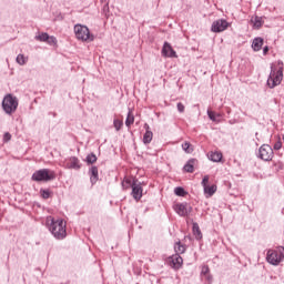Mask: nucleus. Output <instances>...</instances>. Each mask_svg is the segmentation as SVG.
Masks as SVG:
<instances>
[{"label":"nucleus","instance_id":"1","mask_svg":"<svg viewBox=\"0 0 284 284\" xmlns=\"http://www.w3.org/2000/svg\"><path fill=\"white\" fill-rule=\"evenodd\" d=\"M45 224L55 239L63 240L67 236V223L63 220L48 216Z\"/></svg>","mask_w":284,"mask_h":284},{"label":"nucleus","instance_id":"2","mask_svg":"<svg viewBox=\"0 0 284 284\" xmlns=\"http://www.w3.org/2000/svg\"><path fill=\"white\" fill-rule=\"evenodd\" d=\"M283 72H284V63L282 61H277L272 64V71L267 80V85L271 89L281 84L284 77Z\"/></svg>","mask_w":284,"mask_h":284},{"label":"nucleus","instance_id":"3","mask_svg":"<svg viewBox=\"0 0 284 284\" xmlns=\"http://www.w3.org/2000/svg\"><path fill=\"white\" fill-rule=\"evenodd\" d=\"M55 179V173L49 169H42L33 173L32 180L36 182H49Z\"/></svg>","mask_w":284,"mask_h":284},{"label":"nucleus","instance_id":"4","mask_svg":"<svg viewBox=\"0 0 284 284\" xmlns=\"http://www.w3.org/2000/svg\"><path fill=\"white\" fill-rule=\"evenodd\" d=\"M74 33L78 40H81L83 42H91L94 40V37L90 34V31L87 27L77 24L74 27Z\"/></svg>","mask_w":284,"mask_h":284},{"label":"nucleus","instance_id":"5","mask_svg":"<svg viewBox=\"0 0 284 284\" xmlns=\"http://www.w3.org/2000/svg\"><path fill=\"white\" fill-rule=\"evenodd\" d=\"M2 108L7 114H11L16 112L18 108L17 98L12 97L11 94L6 95L2 101Z\"/></svg>","mask_w":284,"mask_h":284},{"label":"nucleus","instance_id":"6","mask_svg":"<svg viewBox=\"0 0 284 284\" xmlns=\"http://www.w3.org/2000/svg\"><path fill=\"white\" fill-rule=\"evenodd\" d=\"M284 258V247H277L276 250H270L267 252V261L273 265H277Z\"/></svg>","mask_w":284,"mask_h":284},{"label":"nucleus","instance_id":"7","mask_svg":"<svg viewBox=\"0 0 284 284\" xmlns=\"http://www.w3.org/2000/svg\"><path fill=\"white\" fill-rule=\"evenodd\" d=\"M274 156V152H273V149L267 145V144H264L261 146L260 149V158L264 161H271Z\"/></svg>","mask_w":284,"mask_h":284},{"label":"nucleus","instance_id":"8","mask_svg":"<svg viewBox=\"0 0 284 284\" xmlns=\"http://www.w3.org/2000/svg\"><path fill=\"white\" fill-rule=\"evenodd\" d=\"M229 27H230V23L227 21L217 20V21L213 22L211 30L215 33H221V32L225 31Z\"/></svg>","mask_w":284,"mask_h":284},{"label":"nucleus","instance_id":"9","mask_svg":"<svg viewBox=\"0 0 284 284\" xmlns=\"http://www.w3.org/2000/svg\"><path fill=\"white\" fill-rule=\"evenodd\" d=\"M174 210L180 216H186L192 212V207L189 206L186 203L175 204Z\"/></svg>","mask_w":284,"mask_h":284},{"label":"nucleus","instance_id":"10","mask_svg":"<svg viewBox=\"0 0 284 284\" xmlns=\"http://www.w3.org/2000/svg\"><path fill=\"white\" fill-rule=\"evenodd\" d=\"M169 264L173 268L179 270L182 267L183 258L179 254L172 255L171 257H169Z\"/></svg>","mask_w":284,"mask_h":284},{"label":"nucleus","instance_id":"11","mask_svg":"<svg viewBox=\"0 0 284 284\" xmlns=\"http://www.w3.org/2000/svg\"><path fill=\"white\" fill-rule=\"evenodd\" d=\"M143 189L139 181L135 182L132 186V196L135 201H140L142 197Z\"/></svg>","mask_w":284,"mask_h":284},{"label":"nucleus","instance_id":"12","mask_svg":"<svg viewBox=\"0 0 284 284\" xmlns=\"http://www.w3.org/2000/svg\"><path fill=\"white\" fill-rule=\"evenodd\" d=\"M37 40L41 42H47L50 45H55L57 44V39L54 37H49L48 33H41L37 37Z\"/></svg>","mask_w":284,"mask_h":284},{"label":"nucleus","instance_id":"13","mask_svg":"<svg viewBox=\"0 0 284 284\" xmlns=\"http://www.w3.org/2000/svg\"><path fill=\"white\" fill-rule=\"evenodd\" d=\"M162 54L168 58H178L176 52L173 50V48L168 42L164 43Z\"/></svg>","mask_w":284,"mask_h":284},{"label":"nucleus","instance_id":"14","mask_svg":"<svg viewBox=\"0 0 284 284\" xmlns=\"http://www.w3.org/2000/svg\"><path fill=\"white\" fill-rule=\"evenodd\" d=\"M65 168H67V169H75V170H79V169L81 168L80 161L78 160V158L72 156V158L65 160Z\"/></svg>","mask_w":284,"mask_h":284},{"label":"nucleus","instance_id":"15","mask_svg":"<svg viewBox=\"0 0 284 284\" xmlns=\"http://www.w3.org/2000/svg\"><path fill=\"white\" fill-rule=\"evenodd\" d=\"M138 180H134L132 178H124L123 182H122V186L124 190H129L130 187L133 189V184H136Z\"/></svg>","mask_w":284,"mask_h":284},{"label":"nucleus","instance_id":"16","mask_svg":"<svg viewBox=\"0 0 284 284\" xmlns=\"http://www.w3.org/2000/svg\"><path fill=\"white\" fill-rule=\"evenodd\" d=\"M201 275H202V278H203V280L207 281L209 284H211V282H212V276L210 275V268H209V266L204 265V266L202 267Z\"/></svg>","mask_w":284,"mask_h":284},{"label":"nucleus","instance_id":"17","mask_svg":"<svg viewBox=\"0 0 284 284\" xmlns=\"http://www.w3.org/2000/svg\"><path fill=\"white\" fill-rule=\"evenodd\" d=\"M251 23L253 24L254 29H260L264 24L263 18L261 17H253L251 19Z\"/></svg>","mask_w":284,"mask_h":284},{"label":"nucleus","instance_id":"18","mask_svg":"<svg viewBox=\"0 0 284 284\" xmlns=\"http://www.w3.org/2000/svg\"><path fill=\"white\" fill-rule=\"evenodd\" d=\"M264 44V40L262 38H256L254 41H253V44H252V48L254 51H260L262 49Z\"/></svg>","mask_w":284,"mask_h":284},{"label":"nucleus","instance_id":"19","mask_svg":"<svg viewBox=\"0 0 284 284\" xmlns=\"http://www.w3.org/2000/svg\"><path fill=\"white\" fill-rule=\"evenodd\" d=\"M209 159L213 162H221V160L223 159V155L221 152H210Z\"/></svg>","mask_w":284,"mask_h":284},{"label":"nucleus","instance_id":"20","mask_svg":"<svg viewBox=\"0 0 284 284\" xmlns=\"http://www.w3.org/2000/svg\"><path fill=\"white\" fill-rule=\"evenodd\" d=\"M149 129H150L149 125H146V132H145V134L143 136V142L145 144H149L152 141V139H153V133Z\"/></svg>","mask_w":284,"mask_h":284},{"label":"nucleus","instance_id":"21","mask_svg":"<svg viewBox=\"0 0 284 284\" xmlns=\"http://www.w3.org/2000/svg\"><path fill=\"white\" fill-rule=\"evenodd\" d=\"M195 162H196V160H194V159L190 160V161L186 163V165L184 166V170H185L187 173H193V172H194Z\"/></svg>","mask_w":284,"mask_h":284},{"label":"nucleus","instance_id":"22","mask_svg":"<svg viewBox=\"0 0 284 284\" xmlns=\"http://www.w3.org/2000/svg\"><path fill=\"white\" fill-rule=\"evenodd\" d=\"M90 172H91V182L95 183L98 181V179H99L98 168L97 166H92Z\"/></svg>","mask_w":284,"mask_h":284},{"label":"nucleus","instance_id":"23","mask_svg":"<svg viewBox=\"0 0 284 284\" xmlns=\"http://www.w3.org/2000/svg\"><path fill=\"white\" fill-rule=\"evenodd\" d=\"M174 250H175L176 254L180 255V254H183L186 251V247L181 242H176L175 246H174Z\"/></svg>","mask_w":284,"mask_h":284},{"label":"nucleus","instance_id":"24","mask_svg":"<svg viewBox=\"0 0 284 284\" xmlns=\"http://www.w3.org/2000/svg\"><path fill=\"white\" fill-rule=\"evenodd\" d=\"M182 149H183L184 152L187 153V154H191V153H193V151H194V146H193L190 142H184V143L182 144Z\"/></svg>","mask_w":284,"mask_h":284},{"label":"nucleus","instance_id":"25","mask_svg":"<svg viewBox=\"0 0 284 284\" xmlns=\"http://www.w3.org/2000/svg\"><path fill=\"white\" fill-rule=\"evenodd\" d=\"M133 123H134V114H133V112L130 110V111H129V114H128V118H126V121H125V125H126L128 128H130Z\"/></svg>","mask_w":284,"mask_h":284},{"label":"nucleus","instance_id":"26","mask_svg":"<svg viewBox=\"0 0 284 284\" xmlns=\"http://www.w3.org/2000/svg\"><path fill=\"white\" fill-rule=\"evenodd\" d=\"M217 190V186L216 185H212V186H205L204 187V192L205 194H209V196H212Z\"/></svg>","mask_w":284,"mask_h":284},{"label":"nucleus","instance_id":"27","mask_svg":"<svg viewBox=\"0 0 284 284\" xmlns=\"http://www.w3.org/2000/svg\"><path fill=\"white\" fill-rule=\"evenodd\" d=\"M193 233L197 240L202 239V233H201V230H200L197 223L193 224Z\"/></svg>","mask_w":284,"mask_h":284},{"label":"nucleus","instance_id":"28","mask_svg":"<svg viewBox=\"0 0 284 284\" xmlns=\"http://www.w3.org/2000/svg\"><path fill=\"white\" fill-rule=\"evenodd\" d=\"M27 61H28V58H26V57L22 55V54H19V55L17 57V62H18L20 65H24V64L27 63Z\"/></svg>","mask_w":284,"mask_h":284},{"label":"nucleus","instance_id":"29","mask_svg":"<svg viewBox=\"0 0 284 284\" xmlns=\"http://www.w3.org/2000/svg\"><path fill=\"white\" fill-rule=\"evenodd\" d=\"M97 160H98V159H97L95 154H93V153H91V154H89V155L87 156V162H88L89 164L95 163Z\"/></svg>","mask_w":284,"mask_h":284},{"label":"nucleus","instance_id":"30","mask_svg":"<svg viewBox=\"0 0 284 284\" xmlns=\"http://www.w3.org/2000/svg\"><path fill=\"white\" fill-rule=\"evenodd\" d=\"M207 114H209V116H210V119H211L212 121H214V122H217V121H219L217 118H220V114H216V113L213 112V111H209Z\"/></svg>","mask_w":284,"mask_h":284},{"label":"nucleus","instance_id":"31","mask_svg":"<svg viewBox=\"0 0 284 284\" xmlns=\"http://www.w3.org/2000/svg\"><path fill=\"white\" fill-rule=\"evenodd\" d=\"M113 124L116 131H120L121 128L123 126V122L121 120H114Z\"/></svg>","mask_w":284,"mask_h":284},{"label":"nucleus","instance_id":"32","mask_svg":"<svg viewBox=\"0 0 284 284\" xmlns=\"http://www.w3.org/2000/svg\"><path fill=\"white\" fill-rule=\"evenodd\" d=\"M175 194L179 195V196H184L185 195V191L183 187H176L174 190Z\"/></svg>","mask_w":284,"mask_h":284},{"label":"nucleus","instance_id":"33","mask_svg":"<svg viewBox=\"0 0 284 284\" xmlns=\"http://www.w3.org/2000/svg\"><path fill=\"white\" fill-rule=\"evenodd\" d=\"M41 195L43 199H49L51 196V193L48 190H42Z\"/></svg>","mask_w":284,"mask_h":284},{"label":"nucleus","instance_id":"34","mask_svg":"<svg viewBox=\"0 0 284 284\" xmlns=\"http://www.w3.org/2000/svg\"><path fill=\"white\" fill-rule=\"evenodd\" d=\"M209 181H210V176H209V175H205L204 179H203V181H202V185H203L204 189H205L206 186H209V185H207V184H209Z\"/></svg>","mask_w":284,"mask_h":284},{"label":"nucleus","instance_id":"35","mask_svg":"<svg viewBox=\"0 0 284 284\" xmlns=\"http://www.w3.org/2000/svg\"><path fill=\"white\" fill-rule=\"evenodd\" d=\"M178 110L183 113L185 110V106L182 103H178Z\"/></svg>","mask_w":284,"mask_h":284},{"label":"nucleus","instance_id":"36","mask_svg":"<svg viewBox=\"0 0 284 284\" xmlns=\"http://www.w3.org/2000/svg\"><path fill=\"white\" fill-rule=\"evenodd\" d=\"M3 140H4L6 142L10 141V140H11V134H10V133H6V134L3 135Z\"/></svg>","mask_w":284,"mask_h":284},{"label":"nucleus","instance_id":"37","mask_svg":"<svg viewBox=\"0 0 284 284\" xmlns=\"http://www.w3.org/2000/svg\"><path fill=\"white\" fill-rule=\"evenodd\" d=\"M268 51H270L268 47H265L263 50L264 54H267Z\"/></svg>","mask_w":284,"mask_h":284},{"label":"nucleus","instance_id":"38","mask_svg":"<svg viewBox=\"0 0 284 284\" xmlns=\"http://www.w3.org/2000/svg\"><path fill=\"white\" fill-rule=\"evenodd\" d=\"M275 149H276V150L281 149V144H280V143L276 144V145H275Z\"/></svg>","mask_w":284,"mask_h":284},{"label":"nucleus","instance_id":"39","mask_svg":"<svg viewBox=\"0 0 284 284\" xmlns=\"http://www.w3.org/2000/svg\"><path fill=\"white\" fill-rule=\"evenodd\" d=\"M283 140H284V135H283Z\"/></svg>","mask_w":284,"mask_h":284}]
</instances>
